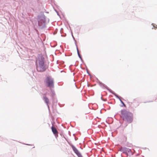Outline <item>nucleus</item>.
<instances>
[{
	"label": "nucleus",
	"mask_w": 157,
	"mask_h": 157,
	"mask_svg": "<svg viewBox=\"0 0 157 157\" xmlns=\"http://www.w3.org/2000/svg\"><path fill=\"white\" fill-rule=\"evenodd\" d=\"M36 69L38 71L43 72L44 71L46 68L44 63V58L43 56L40 55L36 61Z\"/></svg>",
	"instance_id": "obj_1"
},
{
	"label": "nucleus",
	"mask_w": 157,
	"mask_h": 157,
	"mask_svg": "<svg viewBox=\"0 0 157 157\" xmlns=\"http://www.w3.org/2000/svg\"><path fill=\"white\" fill-rule=\"evenodd\" d=\"M121 117L124 121L129 123H131L133 120L132 114L125 109L121 110Z\"/></svg>",
	"instance_id": "obj_2"
},
{
	"label": "nucleus",
	"mask_w": 157,
	"mask_h": 157,
	"mask_svg": "<svg viewBox=\"0 0 157 157\" xmlns=\"http://www.w3.org/2000/svg\"><path fill=\"white\" fill-rule=\"evenodd\" d=\"M44 82L47 87L50 88L54 87V80L51 77H47L44 80Z\"/></svg>",
	"instance_id": "obj_3"
},
{
	"label": "nucleus",
	"mask_w": 157,
	"mask_h": 157,
	"mask_svg": "<svg viewBox=\"0 0 157 157\" xmlns=\"http://www.w3.org/2000/svg\"><path fill=\"white\" fill-rule=\"evenodd\" d=\"M72 148L75 152L78 155V157H82V156L81 154L80 153L74 146H72Z\"/></svg>",
	"instance_id": "obj_4"
},
{
	"label": "nucleus",
	"mask_w": 157,
	"mask_h": 157,
	"mask_svg": "<svg viewBox=\"0 0 157 157\" xmlns=\"http://www.w3.org/2000/svg\"><path fill=\"white\" fill-rule=\"evenodd\" d=\"M43 100L44 102L46 103L47 105L48 106V104L49 103V100L48 97L45 96H43Z\"/></svg>",
	"instance_id": "obj_5"
},
{
	"label": "nucleus",
	"mask_w": 157,
	"mask_h": 157,
	"mask_svg": "<svg viewBox=\"0 0 157 157\" xmlns=\"http://www.w3.org/2000/svg\"><path fill=\"white\" fill-rule=\"evenodd\" d=\"M51 128H52V131L54 134L55 135L57 134H58V131L55 127H54L53 126H52V127Z\"/></svg>",
	"instance_id": "obj_6"
},
{
	"label": "nucleus",
	"mask_w": 157,
	"mask_h": 157,
	"mask_svg": "<svg viewBox=\"0 0 157 157\" xmlns=\"http://www.w3.org/2000/svg\"><path fill=\"white\" fill-rule=\"evenodd\" d=\"M152 25H153V27L152 28V29H153L154 28V29H156L157 28V25H155V24H152Z\"/></svg>",
	"instance_id": "obj_7"
},
{
	"label": "nucleus",
	"mask_w": 157,
	"mask_h": 157,
	"mask_svg": "<svg viewBox=\"0 0 157 157\" xmlns=\"http://www.w3.org/2000/svg\"><path fill=\"white\" fill-rule=\"evenodd\" d=\"M120 101H121V103L122 104H123V105H124V106L126 107V105L124 103V102L122 101H121V100H120Z\"/></svg>",
	"instance_id": "obj_8"
},
{
	"label": "nucleus",
	"mask_w": 157,
	"mask_h": 157,
	"mask_svg": "<svg viewBox=\"0 0 157 157\" xmlns=\"http://www.w3.org/2000/svg\"><path fill=\"white\" fill-rule=\"evenodd\" d=\"M77 52H78V56H79V57L80 58H81V56H80V54H79V52H78V49H77Z\"/></svg>",
	"instance_id": "obj_9"
}]
</instances>
